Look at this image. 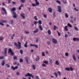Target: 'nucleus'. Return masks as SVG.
I'll use <instances>...</instances> for the list:
<instances>
[{
  "mask_svg": "<svg viewBox=\"0 0 79 79\" xmlns=\"http://www.w3.org/2000/svg\"><path fill=\"white\" fill-rule=\"evenodd\" d=\"M18 44L16 43V42H14V44L15 46H16V47L19 50V49H21V43L19 42H18Z\"/></svg>",
  "mask_w": 79,
  "mask_h": 79,
  "instance_id": "obj_1",
  "label": "nucleus"
},
{
  "mask_svg": "<svg viewBox=\"0 0 79 79\" xmlns=\"http://www.w3.org/2000/svg\"><path fill=\"white\" fill-rule=\"evenodd\" d=\"M4 51L5 52V53H4V52H2V54H4V55H5L6 56H7V48H5L4 49Z\"/></svg>",
  "mask_w": 79,
  "mask_h": 79,
  "instance_id": "obj_2",
  "label": "nucleus"
},
{
  "mask_svg": "<svg viewBox=\"0 0 79 79\" xmlns=\"http://www.w3.org/2000/svg\"><path fill=\"white\" fill-rule=\"evenodd\" d=\"M57 8L58 9V11L59 13H61V7L60 6H57Z\"/></svg>",
  "mask_w": 79,
  "mask_h": 79,
  "instance_id": "obj_3",
  "label": "nucleus"
},
{
  "mask_svg": "<svg viewBox=\"0 0 79 79\" xmlns=\"http://www.w3.org/2000/svg\"><path fill=\"white\" fill-rule=\"evenodd\" d=\"M13 18H16L18 17V15L15 12H13Z\"/></svg>",
  "mask_w": 79,
  "mask_h": 79,
  "instance_id": "obj_4",
  "label": "nucleus"
},
{
  "mask_svg": "<svg viewBox=\"0 0 79 79\" xmlns=\"http://www.w3.org/2000/svg\"><path fill=\"white\" fill-rule=\"evenodd\" d=\"M25 58L26 60V63H27V64H29V60H30L29 58L28 57L26 56Z\"/></svg>",
  "mask_w": 79,
  "mask_h": 79,
  "instance_id": "obj_5",
  "label": "nucleus"
},
{
  "mask_svg": "<svg viewBox=\"0 0 79 79\" xmlns=\"http://www.w3.org/2000/svg\"><path fill=\"white\" fill-rule=\"evenodd\" d=\"M11 68L13 70H15V69H17L18 68V66H15V67L13 66H11Z\"/></svg>",
  "mask_w": 79,
  "mask_h": 79,
  "instance_id": "obj_6",
  "label": "nucleus"
},
{
  "mask_svg": "<svg viewBox=\"0 0 79 79\" xmlns=\"http://www.w3.org/2000/svg\"><path fill=\"white\" fill-rule=\"evenodd\" d=\"M2 10L4 11L5 14L6 15H7V12H6V9L4 7H2Z\"/></svg>",
  "mask_w": 79,
  "mask_h": 79,
  "instance_id": "obj_7",
  "label": "nucleus"
},
{
  "mask_svg": "<svg viewBox=\"0 0 79 79\" xmlns=\"http://www.w3.org/2000/svg\"><path fill=\"white\" fill-rule=\"evenodd\" d=\"M52 42L55 44H56L57 43V40L55 38H53L52 40Z\"/></svg>",
  "mask_w": 79,
  "mask_h": 79,
  "instance_id": "obj_8",
  "label": "nucleus"
},
{
  "mask_svg": "<svg viewBox=\"0 0 79 79\" xmlns=\"http://www.w3.org/2000/svg\"><path fill=\"white\" fill-rule=\"evenodd\" d=\"M31 76H32L31 74H30L29 73H28L27 74L25 75V77H27V76H29V77H31Z\"/></svg>",
  "mask_w": 79,
  "mask_h": 79,
  "instance_id": "obj_9",
  "label": "nucleus"
},
{
  "mask_svg": "<svg viewBox=\"0 0 79 79\" xmlns=\"http://www.w3.org/2000/svg\"><path fill=\"white\" fill-rule=\"evenodd\" d=\"M73 40H74V41H76V40L78 42L79 41V39L78 38H73Z\"/></svg>",
  "mask_w": 79,
  "mask_h": 79,
  "instance_id": "obj_10",
  "label": "nucleus"
},
{
  "mask_svg": "<svg viewBox=\"0 0 79 79\" xmlns=\"http://www.w3.org/2000/svg\"><path fill=\"white\" fill-rule=\"evenodd\" d=\"M48 11L49 13H52V9L51 8H48Z\"/></svg>",
  "mask_w": 79,
  "mask_h": 79,
  "instance_id": "obj_11",
  "label": "nucleus"
},
{
  "mask_svg": "<svg viewBox=\"0 0 79 79\" xmlns=\"http://www.w3.org/2000/svg\"><path fill=\"white\" fill-rule=\"evenodd\" d=\"M2 62L1 63V65L2 66H3L5 65V61H4V60H2Z\"/></svg>",
  "mask_w": 79,
  "mask_h": 79,
  "instance_id": "obj_12",
  "label": "nucleus"
},
{
  "mask_svg": "<svg viewBox=\"0 0 79 79\" xmlns=\"http://www.w3.org/2000/svg\"><path fill=\"white\" fill-rule=\"evenodd\" d=\"M35 2L36 5L37 6L39 5L40 3L39 2H38V1H37V0H35Z\"/></svg>",
  "mask_w": 79,
  "mask_h": 79,
  "instance_id": "obj_13",
  "label": "nucleus"
},
{
  "mask_svg": "<svg viewBox=\"0 0 79 79\" xmlns=\"http://www.w3.org/2000/svg\"><path fill=\"white\" fill-rule=\"evenodd\" d=\"M39 32V30L38 29H36L35 30V31H33L34 33H37Z\"/></svg>",
  "mask_w": 79,
  "mask_h": 79,
  "instance_id": "obj_14",
  "label": "nucleus"
},
{
  "mask_svg": "<svg viewBox=\"0 0 79 79\" xmlns=\"http://www.w3.org/2000/svg\"><path fill=\"white\" fill-rule=\"evenodd\" d=\"M16 10V8L13 7L12 8V9H10L11 11H15Z\"/></svg>",
  "mask_w": 79,
  "mask_h": 79,
  "instance_id": "obj_15",
  "label": "nucleus"
},
{
  "mask_svg": "<svg viewBox=\"0 0 79 79\" xmlns=\"http://www.w3.org/2000/svg\"><path fill=\"white\" fill-rule=\"evenodd\" d=\"M39 27L40 30V31H42V25H40L39 26Z\"/></svg>",
  "mask_w": 79,
  "mask_h": 79,
  "instance_id": "obj_16",
  "label": "nucleus"
},
{
  "mask_svg": "<svg viewBox=\"0 0 79 79\" xmlns=\"http://www.w3.org/2000/svg\"><path fill=\"white\" fill-rule=\"evenodd\" d=\"M5 66H7V67L8 68H9L10 67V64L6 63V64Z\"/></svg>",
  "mask_w": 79,
  "mask_h": 79,
  "instance_id": "obj_17",
  "label": "nucleus"
},
{
  "mask_svg": "<svg viewBox=\"0 0 79 79\" xmlns=\"http://www.w3.org/2000/svg\"><path fill=\"white\" fill-rule=\"evenodd\" d=\"M27 42L26 41L25 44L24 45V47L26 48L27 47Z\"/></svg>",
  "mask_w": 79,
  "mask_h": 79,
  "instance_id": "obj_18",
  "label": "nucleus"
},
{
  "mask_svg": "<svg viewBox=\"0 0 79 79\" xmlns=\"http://www.w3.org/2000/svg\"><path fill=\"white\" fill-rule=\"evenodd\" d=\"M38 58H36V59H35L36 61H39V60H40V58L39 57V56H38Z\"/></svg>",
  "mask_w": 79,
  "mask_h": 79,
  "instance_id": "obj_19",
  "label": "nucleus"
},
{
  "mask_svg": "<svg viewBox=\"0 0 79 79\" xmlns=\"http://www.w3.org/2000/svg\"><path fill=\"white\" fill-rule=\"evenodd\" d=\"M73 58L74 61H76V57H75V55L74 54L73 56Z\"/></svg>",
  "mask_w": 79,
  "mask_h": 79,
  "instance_id": "obj_20",
  "label": "nucleus"
},
{
  "mask_svg": "<svg viewBox=\"0 0 79 79\" xmlns=\"http://www.w3.org/2000/svg\"><path fill=\"white\" fill-rule=\"evenodd\" d=\"M38 23H39V24L40 25L42 24V21L40 20H39Z\"/></svg>",
  "mask_w": 79,
  "mask_h": 79,
  "instance_id": "obj_21",
  "label": "nucleus"
},
{
  "mask_svg": "<svg viewBox=\"0 0 79 79\" xmlns=\"http://www.w3.org/2000/svg\"><path fill=\"white\" fill-rule=\"evenodd\" d=\"M15 37V34H13L11 36V39H13V38Z\"/></svg>",
  "mask_w": 79,
  "mask_h": 79,
  "instance_id": "obj_22",
  "label": "nucleus"
},
{
  "mask_svg": "<svg viewBox=\"0 0 79 79\" xmlns=\"http://www.w3.org/2000/svg\"><path fill=\"white\" fill-rule=\"evenodd\" d=\"M13 58H14V60H17V59H18V58H17V56H14Z\"/></svg>",
  "mask_w": 79,
  "mask_h": 79,
  "instance_id": "obj_23",
  "label": "nucleus"
},
{
  "mask_svg": "<svg viewBox=\"0 0 79 79\" xmlns=\"http://www.w3.org/2000/svg\"><path fill=\"white\" fill-rule=\"evenodd\" d=\"M23 15H24V14L23 13V14H20V16H22V17L24 19V18H25V17H24V16H23Z\"/></svg>",
  "mask_w": 79,
  "mask_h": 79,
  "instance_id": "obj_24",
  "label": "nucleus"
},
{
  "mask_svg": "<svg viewBox=\"0 0 79 79\" xmlns=\"http://www.w3.org/2000/svg\"><path fill=\"white\" fill-rule=\"evenodd\" d=\"M62 0L63 3H64L65 4V3H67V1L65 0V2L64 0Z\"/></svg>",
  "mask_w": 79,
  "mask_h": 79,
  "instance_id": "obj_25",
  "label": "nucleus"
},
{
  "mask_svg": "<svg viewBox=\"0 0 79 79\" xmlns=\"http://www.w3.org/2000/svg\"><path fill=\"white\" fill-rule=\"evenodd\" d=\"M55 64L56 65H58L59 64V63H58V61H56L55 62Z\"/></svg>",
  "mask_w": 79,
  "mask_h": 79,
  "instance_id": "obj_26",
  "label": "nucleus"
},
{
  "mask_svg": "<svg viewBox=\"0 0 79 79\" xmlns=\"http://www.w3.org/2000/svg\"><path fill=\"white\" fill-rule=\"evenodd\" d=\"M34 18L36 21H37L38 20V19L37 18V16H35L34 17Z\"/></svg>",
  "mask_w": 79,
  "mask_h": 79,
  "instance_id": "obj_27",
  "label": "nucleus"
},
{
  "mask_svg": "<svg viewBox=\"0 0 79 79\" xmlns=\"http://www.w3.org/2000/svg\"><path fill=\"white\" fill-rule=\"evenodd\" d=\"M67 25L68 26H69V27H72V26H71V24H70L69 23H68L67 24Z\"/></svg>",
  "mask_w": 79,
  "mask_h": 79,
  "instance_id": "obj_28",
  "label": "nucleus"
},
{
  "mask_svg": "<svg viewBox=\"0 0 79 79\" xmlns=\"http://www.w3.org/2000/svg\"><path fill=\"white\" fill-rule=\"evenodd\" d=\"M56 29H58V27H57L55 25L54 26V30H55Z\"/></svg>",
  "mask_w": 79,
  "mask_h": 79,
  "instance_id": "obj_29",
  "label": "nucleus"
},
{
  "mask_svg": "<svg viewBox=\"0 0 79 79\" xmlns=\"http://www.w3.org/2000/svg\"><path fill=\"white\" fill-rule=\"evenodd\" d=\"M70 70L71 71H73L74 70V69L73 68L71 67H70Z\"/></svg>",
  "mask_w": 79,
  "mask_h": 79,
  "instance_id": "obj_30",
  "label": "nucleus"
},
{
  "mask_svg": "<svg viewBox=\"0 0 79 79\" xmlns=\"http://www.w3.org/2000/svg\"><path fill=\"white\" fill-rule=\"evenodd\" d=\"M65 69L66 71H70V68H65Z\"/></svg>",
  "mask_w": 79,
  "mask_h": 79,
  "instance_id": "obj_31",
  "label": "nucleus"
},
{
  "mask_svg": "<svg viewBox=\"0 0 79 79\" xmlns=\"http://www.w3.org/2000/svg\"><path fill=\"white\" fill-rule=\"evenodd\" d=\"M42 56H45V54L44 52H43L42 53Z\"/></svg>",
  "mask_w": 79,
  "mask_h": 79,
  "instance_id": "obj_32",
  "label": "nucleus"
},
{
  "mask_svg": "<svg viewBox=\"0 0 79 79\" xmlns=\"http://www.w3.org/2000/svg\"><path fill=\"white\" fill-rule=\"evenodd\" d=\"M8 53H11L12 52V50H11V49H9L8 50Z\"/></svg>",
  "mask_w": 79,
  "mask_h": 79,
  "instance_id": "obj_33",
  "label": "nucleus"
},
{
  "mask_svg": "<svg viewBox=\"0 0 79 79\" xmlns=\"http://www.w3.org/2000/svg\"><path fill=\"white\" fill-rule=\"evenodd\" d=\"M75 29L76 30V31H79V29L77 27H74Z\"/></svg>",
  "mask_w": 79,
  "mask_h": 79,
  "instance_id": "obj_34",
  "label": "nucleus"
},
{
  "mask_svg": "<svg viewBox=\"0 0 79 79\" xmlns=\"http://www.w3.org/2000/svg\"><path fill=\"white\" fill-rule=\"evenodd\" d=\"M65 17H66L67 18H68V17H69V16L68 15V14L66 13H65Z\"/></svg>",
  "mask_w": 79,
  "mask_h": 79,
  "instance_id": "obj_35",
  "label": "nucleus"
},
{
  "mask_svg": "<svg viewBox=\"0 0 79 79\" xmlns=\"http://www.w3.org/2000/svg\"><path fill=\"white\" fill-rule=\"evenodd\" d=\"M10 22L11 23V24H13L14 23V22H13V20H10Z\"/></svg>",
  "mask_w": 79,
  "mask_h": 79,
  "instance_id": "obj_36",
  "label": "nucleus"
},
{
  "mask_svg": "<svg viewBox=\"0 0 79 79\" xmlns=\"http://www.w3.org/2000/svg\"><path fill=\"white\" fill-rule=\"evenodd\" d=\"M43 63H45V64H48V62L47 61H43Z\"/></svg>",
  "mask_w": 79,
  "mask_h": 79,
  "instance_id": "obj_37",
  "label": "nucleus"
},
{
  "mask_svg": "<svg viewBox=\"0 0 79 79\" xmlns=\"http://www.w3.org/2000/svg\"><path fill=\"white\" fill-rule=\"evenodd\" d=\"M32 66L33 69H35V65H32Z\"/></svg>",
  "mask_w": 79,
  "mask_h": 79,
  "instance_id": "obj_38",
  "label": "nucleus"
},
{
  "mask_svg": "<svg viewBox=\"0 0 79 79\" xmlns=\"http://www.w3.org/2000/svg\"><path fill=\"white\" fill-rule=\"evenodd\" d=\"M68 26H66L65 27L64 29L65 31H68V28H67Z\"/></svg>",
  "mask_w": 79,
  "mask_h": 79,
  "instance_id": "obj_39",
  "label": "nucleus"
},
{
  "mask_svg": "<svg viewBox=\"0 0 79 79\" xmlns=\"http://www.w3.org/2000/svg\"><path fill=\"white\" fill-rule=\"evenodd\" d=\"M20 53H21V55H22V54H23V50H20Z\"/></svg>",
  "mask_w": 79,
  "mask_h": 79,
  "instance_id": "obj_40",
  "label": "nucleus"
},
{
  "mask_svg": "<svg viewBox=\"0 0 79 79\" xmlns=\"http://www.w3.org/2000/svg\"><path fill=\"white\" fill-rule=\"evenodd\" d=\"M49 63L51 64H52V60L50 59H49Z\"/></svg>",
  "mask_w": 79,
  "mask_h": 79,
  "instance_id": "obj_41",
  "label": "nucleus"
},
{
  "mask_svg": "<svg viewBox=\"0 0 79 79\" xmlns=\"http://www.w3.org/2000/svg\"><path fill=\"white\" fill-rule=\"evenodd\" d=\"M23 61V60L22 59H20V60H19V62L20 63H22Z\"/></svg>",
  "mask_w": 79,
  "mask_h": 79,
  "instance_id": "obj_42",
  "label": "nucleus"
},
{
  "mask_svg": "<svg viewBox=\"0 0 79 79\" xmlns=\"http://www.w3.org/2000/svg\"><path fill=\"white\" fill-rule=\"evenodd\" d=\"M35 42L36 43H38V42H39V39H38V38H36V39L35 41Z\"/></svg>",
  "mask_w": 79,
  "mask_h": 79,
  "instance_id": "obj_43",
  "label": "nucleus"
},
{
  "mask_svg": "<svg viewBox=\"0 0 79 79\" xmlns=\"http://www.w3.org/2000/svg\"><path fill=\"white\" fill-rule=\"evenodd\" d=\"M48 33L49 34H51V31H50V30H49L48 31Z\"/></svg>",
  "mask_w": 79,
  "mask_h": 79,
  "instance_id": "obj_44",
  "label": "nucleus"
},
{
  "mask_svg": "<svg viewBox=\"0 0 79 79\" xmlns=\"http://www.w3.org/2000/svg\"><path fill=\"white\" fill-rule=\"evenodd\" d=\"M32 6H37V5L33 3L32 4Z\"/></svg>",
  "mask_w": 79,
  "mask_h": 79,
  "instance_id": "obj_45",
  "label": "nucleus"
},
{
  "mask_svg": "<svg viewBox=\"0 0 79 79\" xmlns=\"http://www.w3.org/2000/svg\"><path fill=\"white\" fill-rule=\"evenodd\" d=\"M54 74L56 77H58V74H57V73H55Z\"/></svg>",
  "mask_w": 79,
  "mask_h": 79,
  "instance_id": "obj_46",
  "label": "nucleus"
},
{
  "mask_svg": "<svg viewBox=\"0 0 79 79\" xmlns=\"http://www.w3.org/2000/svg\"><path fill=\"white\" fill-rule=\"evenodd\" d=\"M56 2L57 3H59V4H61V2H60V1L56 0Z\"/></svg>",
  "mask_w": 79,
  "mask_h": 79,
  "instance_id": "obj_47",
  "label": "nucleus"
},
{
  "mask_svg": "<svg viewBox=\"0 0 79 79\" xmlns=\"http://www.w3.org/2000/svg\"><path fill=\"white\" fill-rule=\"evenodd\" d=\"M64 36L65 37H68V34L67 33H66L65 35H64Z\"/></svg>",
  "mask_w": 79,
  "mask_h": 79,
  "instance_id": "obj_48",
  "label": "nucleus"
},
{
  "mask_svg": "<svg viewBox=\"0 0 79 79\" xmlns=\"http://www.w3.org/2000/svg\"><path fill=\"white\" fill-rule=\"evenodd\" d=\"M47 44L48 45H50V42L49 41H47Z\"/></svg>",
  "mask_w": 79,
  "mask_h": 79,
  "instance_id": "obj_49",
  "label": "nucleus"
},
{
  "mask_svg": "<svg viewBox=\"0 0 79 79\" xmlns=\"http://www.w3.org/2000/svg\"><path fill=\"white\" fill-rule=\"evenodd\" d=\"M24 33H25V34H29V32L27 31H25Z\"/></svg>",
  "mask_w": 79,
  "mask_h": 79,
  "instance_id": "obj_50",
  "label": "nucleus"
},
{
  "mask_svg": "<svg viewBox=\"0 0 79 79\" xmlns=\"http://www.w3.org/2000/svg\"><path fill=\"white\" fill-rule=\"evenodd\" d=\"M3 58H4V57H3V56H0V59H1V60L3 59Z\"/></svg>",
  "mask_w": 79,
  "mask_h": 79,
  "instance_id": "obj_51",
  "label": "nucleus"
},
{
  "mask_svg": "<svg viewBox=\"0 0 79 79\" xmlns=\"http://www.w3.org/2000/svg\"><path fill=\"white\" fill-rule=\"evenodd\" d=\"M57 34H58V36H60L61 35V34L60 33L58 32V31H57Z\"/></svg>",
  "mask_w": 79,
  "mask_h": 79,
  "instance_id": "obj_52",
  "label": "nucleus"
},
{
  "mask_svg": "<svg viewBox=\"0 0 79 79\" xmlns=\"http://www.w3.org/2000/svg\"><path fill=\"white\" fill-rule=\"evenodd\" d=\"M65 55L66 56H69V54H68V53L66 52V53H65Z\"/></svg>",
  "mask_w": 79,
  "mask_h": 79,
  "instance_id": "obj_53",
  "label": "nucleus"
},
{
  "mask_svg": "<svg viewBox=\"0 0 79 79\" xmlns=\"http://www.w3.org/2000/svg\"><path fill=\"white\" fill-rule=\"evenodd\" d=\"M3 22H4V20H0V23H3Z\"/></svg>",
  "mask_w": 79,
  "mask_h": 79,
  "instance_id": "obj_54",
  "label": "nucleus"
},
{
  "mask_svg": "<svg viewBox=\"0 0 79 79\" xmlns=\"http://www.w3.org/2000/svg\"><path fill=\"white\" fill-rule=\"evenodd\" d=\"M37 23H38V22H37L36 21H35V22L34 23V24H35V25H36V24H37Z\"/></svg>",
  "mask_w": 79,
  "mask_h": 79,
  "instance_id": "obj_55",
  "label": "nucleus"
},
{
  "mask_svg": "<svg viewBox=\"0 0 79 79\" xmlns=\"http://www.w3.org/2000/svg\"><path fill=\"white\" fill-rule=\"evenodd\" d=\"M20 1L22 2V3H24L25 2V0H20Z\"/></svg>",
  "mask_w": 79,
  "mask_h": 79,
  "instance_id": "obj_56",
  "label": "nucleus"
},
{
  "mask_svg": "<svg viewBox=\"0 0 79 79\" xmlns=\"http://www.w3.org/2000/svg\"><path fill=\"white\" fill-rule=\"evenodd\" d=\"M10 54L11 55H14V52H10Z\"/></svg>",
  "mask_w": 79,
  "mask_h": 79,
  "instance_id": "obj_57",
  "label": "nucleus"
},
{
  "mask_svg": "<svg viewBox=\"0 0 79 79\" xmlns=\"http://www.w3.org/2000/svg\"><path fill=\"white\" fill-rule=\"evenodd\" d=\"M34 47H35L36 48H37L38 47V45H34Z\"/></svg>",
  "mask_w": 79,
  "mask_h": 79,
  "instance_id": "obj_58",
  "label": "nucleus"
},
{
  "mask_svg": "<svg viewBox=\"0 0 79 79\" xmlns=\"http://www.w3.org/2000/svg\"><path fill=\"white\" fill-rule=\"evenodd\" d=\"M43 16L44 17V18H47V15L45 14H44L43 15Z\"/></svg>",
  "mask_w": 79,
  "mask_h": 79,
  "instance_id": "obj_59",
  "label": "nucleus"
},
{
  "mask_svg": "<svg viewBox=\"0 0 79 79\" xmlns=\"http://www.w3.org/2000/svg\"><path fill=\"white\" fill-rule=\"evenodd\" d=\"M30 46L31 47H34V44H30Z\"/></svg>",
  "mask_w": 79,
  "mask_h": 79,
  "instance_id": "obj_60",
  "label": "nucleus"
},
{
  "mask_svg": "<svg viewBox=\"0 0 79 79\" xmlns=\"http://www.w3.org/2000/svg\"><path fill=\"white\" fill-rule=\"evenodd\" d=\"M42 66H44V67H46V64H43Z\"/></svg>",
  "mask_w": 79,
  "mask_h": 79,
  "instance_id": "obj_61",
  "label": "nucleus"
},
{
  "mask_svg": "<svg viewBox=\"0 0 79 79\" xmlns=\"http://www.w3.org/2000/svg\"><path fill=\"white\" fill-rule=\"evenodd\" d=\"M12 3L13 4V5H16V2H12Z\"/></svg>",
  "mask_w": 79,
  "mask_h": 79,
  "instance_id": "obj_62",
  "label": "nucleus"
},
{
  "mask_svg": "<svg viewBox=\"0 0 79 79\" xmlns=\"http://www.w3.org/2000/svg\"><path fill=\"white\" fill-rule=\"evenodd\" d=\"M70 23H73V20H70Z\"/></svg>",
  "mask_w": 79,
  "mask_h": 79,
  "instance_id": "obj_63",
  "label": "nucleus"
},
{
  "mask_svg": "<svg viewBox=\"0 0 79 79\" xmlns=\"http://www.w3.org/2000/svg\"><path fill=\"white\" fill-rule=\"evenodd\" d=\"M36 79H39V77L38 76H36Z\"/></svg>",
  "mask_w": 79,
  "mask_h": 79,
  "instance_id": "obj_64",
  "label": "nucleus"
}]
</instances>
